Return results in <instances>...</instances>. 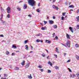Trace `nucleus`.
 I'll list each match as a JSON object with an SVG mask.
<instances>
[{"label": "nucleus", "mask_w": 79, "mask_h": 79, "mask_svg": "<svg viewBox=\"0 0 79 79\" xmlns=\"http://www.w3.org/2000/svg\"><path fill=\"white\" fill-rule=\"evenodd\" d=\"M28 4H30L31 6H35V1L34 0H28Z\"/></svg>", "instance_id": "f257e3e1"}, {"label": "nucleus", "mask_w": 79, "mask_h": 79, "mask_svg": "<svg viewBox=\"0 0 79 79\" xmlns=\"http://www.w3.org/2000/svg\"><path fill=\"white\" fill-rule=\"evenodd\" d=\"M7 12L8 13H11V8L10 7L8 6L6 9Z\"/></svg>", "instance_id": "f03ea898"}, {"label": "nucleus", "mask_w": 79, "mask_h": 79, "mask_svg": "<svg viewBox=\"0 0 79 79\" xmlns=\"http://www.w3.org/2000/svg\"><path fill=\"white\" fill-rule=\"evenodd\" d=\"M66 45H67V46L69 47H70L71 45V44H70V41L68 40L67 42V43L65 44Z\"/></svg>", "instance_id": "7ed1b4c3"}, {"label": "nucleus", "mask_w": 79, "mask_h": 79, "mask_svg": "<svg viewBox=\"0 0 79 79\" xmlns=\"http://www.w3.org/2000/svg\"><path fill=\"white\" fill-rule=\"evenodd\" d=\"M30 65V62L28 63L25 65L26 68H28L29 67V65Z\"/></svg>", "instance_id": "20e7f679"}, {"label": "nucleus", "mask_w": 79, "mask_h": 79, "mask_svg": "<svg viewBox=\"0 0 79 79\" xmlns=\"http://www.w3.org/2000/svg\"><path fill=\"white\" fill-rule=\"evenodd\" d=\"M49 24H53V23H54V21H53L50 20H49Z\"/></svg>", "instance_id": "39448f33"}, {"label": "nucleus", "mask_w": 79, "mask_h": 79, "mask_svg": "<svg viewBox=\"0 0 79 79\" xmlns=\"http://www.w3.org/2000/svg\"><path fill=\"white\" fill-rule=\"evenodd\" d=\"M52 7L53 8H56V10H59V8L58 7H57V6H55V5H53Z\"/></svg>", "instance_id": "423d86ee"}, {"label": "nucleus", "mask_w": 79, "mask_h": 79, "mask_svg": "<svg viewBox=\"0 0 79 79\" xmlns=\"http://www.w3.org/2000/svg\"><path fill=\"white\" fill-rule=\"evenodd\" d=\"M66 37L67 39H70V36H69V35L67 33L66 34Z\"/></svg>", "instance_id": "0eeeda50"}, {"label": "nucleus", "mask_w": 79, "mask_h": 79, "mask_svg": "<svg viewBox=\"0 0 79 79\" xmlns=\"http://www.w3.org/2000/svg\"><path fill=\"white\" fill-rule=\"evenodd\" d=\"M27 77L29 79H32V75L31 74H30V76L28 75Z\"/></svg>", "instance_id": "6e6552de"}, {"label": "nucleus", "mask_w": 79, "mask_h": 79, "mask_svg": "<svg viewBox=\"0 0 79 79\" xmlns=\"http://www.w3.org/2000/svg\"><path fill=\"white\" fill-rule=\"evenodd\" d=\"M69 29L70 30V31H71V32H73V28L70 27H69Z\"/></svg>", "instance_id": "1a4fd4ad"}, {"label": "nucleus", "mask_w": 79, "mask_h": 79, "mask_svg": "<svg viewBox=\"0 0 79 79\" xmlns=\"http://www.w3.org/2000/svg\"><path fill=\"white\" fill-rule=\"evenodd\" d=\"M25 47H26L25 48L26 50H29V47L27 45H26Z\"/></svg>", "instance_id": "9d476101"}, {"label": "nucleus", "mask_w": 79, "mask_h": 79, "mask_svg": "<svg viewBox=\"0 0 79 79\" xmlns=\"http://www.w3.org/2000/svg\"><path fill=\"white\" fill-rule=\"evenodd\" d=\"M25 63V60H23V61L21 63V64L22 65V66H24V63Z\"/></svg>", "instance_id": "9b49d317"}, {"label": "nucleus", "mask_w": 79, "mask_h": 79, "mask_svg": "<svg viewBox=\"0 0 79 79\" xmlns=\"http://www.w3.org/2000/svg\"><path fill=\"white\" fill-rule=\"evenodd\" d=\"M54 68H55V69H56L57 70H59V67H58V66H55Z\"/></svg>", "instance_id": "f8f14e48"}, {"label": "nucleus", "mask_w": 79, "mask_h": 79, "mask_svg": "<svg viewBox=\"0 0 79 79\" xmlns=\"http://www.w3.org/2000/svg\"><path fill=\"white\" fill-rule=\"evenodd\" d=\"M27 5L26 4H24V6H23V8L24 9H26V8H27Z\"/></svg>", "instance_id": "ddd939ff"}, {"label": "nucleus", "mask_w": 79, "mask_h": 79, "mask_svg": "<svg viewBox=\"0 0 79 79\" xmlns=\"http://www.w3.org/2000/svg\"><path fill=\"white\" fill-rule=\"evenodd\" d=\"M56 51L57 53H60V51H59V50H58V48H56Z\"/></svg>", "instance_id": "4468645a"}, {"label": "nucleus", "mask_w": 79, "mask_h": 79, "mask_svg": "<svg viewBox=\"0 0 79 79\" xmlns=\"http://www.w3.org/2000/svg\"><path fill=\"white\" fill-rule=\"evenodd\" d=\"M75 45L76 48H78L79 47V44H76Z\"/></svg>", "instance_id": "2eb2a0df"}, {"label": "nucleus", "mask_w": 79, "mask_h": 79, "mask_svg": "<svg viewBox=\"0 0 79 79\" xmlns=\"http://www.w3.org/2000/svg\"><path fill=\"white\" fill-rule=\"evenodd\" d=\"M76 57V58L77 59L79 60V56L76 55L75 56Z\"/></svg>", "instance_id": "dca6fc26"}, {"label": "nucleus", "mask_w": 79, "mask_h": 79, "mask_svg": "<svg viewBox=\"0 0 79 79\" xmlns=\"http://www.w3.org/2000/svg\"><path fill=\"white\" fill-rule=\"evenodd\" d=\"M69 8H74V7L73 6V5H71L69 7Z\"/></svg>", "instance_id": "f3484780"}, {"label": "nucleus", "mask_w": 79, "mask_h": 79, "mask_svg": "<svg viewBox=\"0 0 79 79\" xmlns=\"http://www.w3.org/2000/svg\"><path fill=\"white\" fill-rule=\"evenodd\" d=\"M41 35V34H36V37H39V36H40Z\"/></svg>", "instance_id": "a211bd4d"}, {"label": "nucleus", "mask_w": 79, "mask_h": 79, "mask_svg": "<svg viewBox=\"0 0 79 79\" xmlns=\"http://www.w3.org/2000/svg\"><path fill=\"white\" fill-rule=\"evenodd\" d=\"M45 28H46V29L47 28V27H42L41 28V29L42 30H45Z\"/></svg>", "instance_id": "6ab92c4d"}, {"label": "nucleus", "mask_w": 79, "mask_h": 79, "mask_svg": "<svg viewBox=\"0 0 79 79\" xmlns=\"http://www.w3.org/2000/svg\"><path fill=\"white\" fill-rule=\"evenodd\" d=\"M54 28H55V29H56L58 28V27L57 26V25H55L53 26Z\"/></svg>", "instance_id": "aec40b11"}, {"label": "nucleus", "mask_w": 79, "mask_h": 79, "mask_svg": "<svg viewBox=\"0 0 79 79\" xmlns=\"http://www.w3.org/2000/svg\"><path fill=\"white\" fill-rule=\"evenodd\" d=\"M15 70H16V71H18L19 69V68L18 67H16L15 68Z\"/></svg>", "instance_id": "412c9836"}, {"label": "nucleus", "mask_w": 79, "mask_h": 79, "mask_svg": "<svg viewBox=\"0 0 79 79\" xmlns=\"http://www.w3.org/2000/svg\"><path fill=\"white\" fill-rule=\"evenodd\" d=\"M48 64H50V65L51 66H52V63L50 62V61H48Z\"/></svg>", "instance_id": "4be33fe9"}, {"label": "nucleus", "mask_w": 79, "mask_h": 79, "mask_svg": "<svg viewBox=\"0 0 79 79\" xmlns=\"http://www.w3.org/2000/svg\"><path fill=\"white\" fill-rule=\"evenodd\" d=\"M12 48H17V47L16 46H14V45H13Z\"/></svg>", "instance_id": "5701e85b"}, {"label": "nucleus", "mask_w": 79, "mask_h": 79, "mask_svg": "<svg viewBox=\"0 0 79 79\" xmlns=\"http://www.w3.org/2000/svg\"><path fill=\"white\" fill-rule=\"evenodd\" d=\"M6 55H9V53H10V52L8 51H7L6 52Z\"/></svg>", "instance_id": "b1692460"}, {"label": "nucleus", "mask_w": 79, "mask_h": 79, "mask_svg": "<svg viewBox=\"0 0 79 79\" xmlns=\"http://www.w3.org/2000/svg\"><path fill=\"white\" fill-rule=\"evenodd\" d=\"M42 56L43 57H45V53H43L42 54Z\"/></svg>", "instance_id": "393cba45"}, {"label": "nucleus", "mask_w": 79, "mask_h": 79, "mask_svg": "<svg viewBox=\"0 0 79 79\" xmlns=\"http://www.w3.org/2000/svg\"><path fill=\"white\" fill-rule=\"evenodd\" d=\"M4 77H8V75L7 74H4Z\"/></svg>", "instance_id": "a878e982"}, {"label": "nucleus", "mask_w": 79, "mask_h": 79, "mask_svg": "<svg viewBox=\"0 0 79 79\" xmlns=\"http://www.w3.org/2000/svg\"><path fill=\"white\" fill-rule=\"evenodd\" d=\"M77 29H79V25H77Z\"/></svg>", "instance_id": "bb28decb"}, {"label": "nucleus", "mask_w": 79, "mask_h": 79, "mask_svg": "<svg viewBox=\"0 0 79 79\" xmlns=\"http://www.w3.org/2000/svg\"><path fill=\"white\" fill-rule=\"evenodd\" d=\"M76 75H77V74H76V75H75L73 73V74H72V76H73V77H76Z\"/></svg>", "instance_id": "cd10ccee"}, {"label": "nucleus", "mask_w": 79, "mask_h": 79, "mask_svg": "<svg viewBox=\"0 0 79 79\" xmlns=\"http://www.w3.org/2000/svg\"><path fill=\"white\" fill-rule=\"evenodd\" d=\"M7 17H8V18H10V15L9 14H8Z\"/></svg>", "instance_id": "c85d7f7f"}, {"label": "nucleus", "mask_w": 79, "mask_h": 79, "mask_svg": "<svg viewBox=\"0 0 79 79\" xmlns=\"http://www.w3.org/2000/svg\"><path fill=\"white\" fill-rule=\"evenodd\" d=\"M1 10L2 11H4V9L2 7H1Z\"/></svg>", "instance_id": "c756f323"}, {"label": "nucleus", "mask_w": 79, "mask_h": 79, "mask_svg": "<svg viewBox=\"0 0 79 79\" xmlns=\"http://www.w3.org/2000/svg\"><path fill=\"white\" fill-rule=\"evenodd\" d=\"M28 41V40H26L25 41H24V44H27V41Z\"/></svg>", "instance_id": "7c9ffc66"}, {"label": "nucleus", "mask_w": 79, "mask_h": 79, "mask_svg": "<svg viewBox=\"0 0 79 79\" xmlns=\"http://www.w3.org/2000/svg\"><path fill=\"white\" fill-rule=\"evenodd\" d=\"M53 37H54L55 36V33H54L52 34Z\"/></svg>", "instance_id": "2f4dec72"}, {"label": "nucleus", "mask_w": 79, "mask_h": 79, "mask_svg": "<svg viewBox=\"0 0 79 79\" xmlns=\"http://www.w3.org/2000/svg\"><path fill=\"white\" fill-rule=\"evenodd\" d=\"M36 11L37 12H38V13H40V10H39V9H37Z\"/></svg>", "instance_id": "473e14b6"}, {"label": "nucleus", "mask_w": 79, "mask_h": 79, "mask_svg": "<svg viewBox=\"0 0 79 79\" xmlns=\"http://www.w3.org/2000/svg\"><path fill=\"white\" fill-rule=\"evenodd\" d=\"M54 56H55V57H56V58H58V56H57V55L54 54Z\"/></svg>", "instance_id": "72a5a7b5"}, {"label": "nucleus", "mask_w": 79, "mask_h": 79, "mask_svg": "<svg viewBox=\"0 0 79 79\" xmlns=\"http://www.w3.org/2000/svg\"><path fill=\"white\" fill-rule=\"evenodd\" d=\"M36 42H40V40L38 39L36 40Z\"/></svg>", "instance_id": "f704fd0d"}, {"label": "nucleus", "mask_w": 79, "mask_h": 79, "mask_svg": "<svg viewBox=\"0 0 79 79\" xmlns=\"http://www.w3.org/2000/svg\"><path fill=\"white\" fill-rule=\"evenodd\" d=\"M65 14H66V13L63 12L62 13V16H64V15H65Z\"/></svg>", "instance_id": "c9c22d12"}, {"label": "nucleus", "mask_w": 79, "mask_h": 79, "mask_svg": "<svg viewBox=\"0 0 79 79\" xmlns=\"http://www.w3.org/2000/svg\"><path fill=\"white\" fill-rule=\"evenodd\" d=\"M44 24H47V21H45L44 20Z\"/></svg>", "instance_id": "e433bc0d"}, {"label": "nucleus", "mask_w": 79, "mask_h": 79, "mask_svg": "<svg viewBox=\"0 0 79 79\" xmlns=\"http://www.w3.org/2000/svg\"><path fill=\"white\" fill-rule=\"evenodd\" d=\"M48 73H51V70H48Z\"/></svg>", "instance_id": "4c0bfd02"}, {"label": "nucleus", "mask_w": 79, "mask_h": 79, "mask_svg": "<svg viewBox=\"0 0 79 79\" xmlns=\"http://www.w3.org/2000/svg\"><path fill=\"white\" fill-rule=\"evenodd\" d=\"M68 69H69V70L70 72H72V71H71V69H70L68 68Z\"/></svg>", "instance_id": "58836bf2"}, {"label": "nucleus", "mask_w": 79, "mask_h": 79, "mask_svg": "<svg viewBox=\"0 0 79 79\" xmlns=\"http://www.w3.org/2000/svg\"><path fill=\"white\" fill-rule=\"evenodd\" d=\"M70 61H71V59H69V60L67 61V63H69V62Z\"/></svg>", "instance_id": "ea45409f"}, {"label": "nucleus", "mask_w": 79, "mask_h": 79, "mask_svg": "<svg viewBox=\"0 0 79 79\" xmlns=\"http://www.w3.org/2000/svg\"><path fill=\"white\" fill-rule=\"evenodd\" d=\"M1 21H2V23H5V21H3V20H1Z\"/></svg>", "instance_id": "a19ab883"}, {"label": "nucleus", "mask_w": 79, "mask_h": 79, "mask_svg": "<svg viewBox=\"0 0 79 79\" xmlns=\"http://www.w3.org/2000/svg\"><path fill=\"white\" fill-rule=\"evenodd\" d=\"M56 40L58 39V37L57 36H56Z\"/></svg>", "instance_id": "79ce46f5"}, {"label": "nucleus", "mask_w": 79, "mask_h": 79, "mask_svg": "<svg viewBox=\"0 0 79 79\" xmlns=\"http://www.w3.org/2000/svg\"><path fill=\"white\" fill-rule=\"evenodd\" d=\"M17 10H19V11H20V10H21V9H20L19 8H17Z\"/></svg>", "instance_id": "37998d69"}, {"label": "nucleus", "mask_w": 79, "mask_h": 79, "mask_svg": "<svg viewBox=\"0 0 79 79\" xmlns=\"http://www.w3.org/2000/svg\"><path fill=\"white\" fill-rule=\"evenodd\" d=\"M38 67L39 68H42V67L40 66V65H39Z\"/></svg>", "instance_id": "c03bdc74"}, {"label": "nucleus", "mask_w": 79, "mask_h": 79, "mask_svg": "<svg viewBox=\"0 0 79 79\" xmlns=\"http://www.w3.org/2000/svg\"><path fill=\"white\" fill-rule=\"evenodd\" d=\"M0 36L1 37H4V36H3V35H0Z\"/></svg>", "instance_id": "a18cd8bd"}, {"label": "nucleus", "mask_w": 79, "mask_h": 79, "mask_svg": "<svg viewBox=\"0 0 79 79\" xmlns=\"http://www.w3.org/2000/svg\"><path fill=\"white\" fill-rule=\"evenodd\" d=\"M11 55H12V56H14V55H15V53H12L11 54Z\"/></svg>", "instance_id": "49530a36"}, {"label": "nucleus", "mask_w": 79, "mask_h": 79, "mask_svg": "<svg viewBox=\"0 0 79 79\" xmlns=\"http://www.w3.org/2000/svg\"><path fill=\"white\" fill-rule=\"evenodd\" d=\"M64 56H66V53H64Z\"/></svg>", "instance_id": "de8ad7c7"}, {"label": "nucleus", "mask_w": 79, "mask_h": 79, "mask_svg": "<svg viewBox=\"0 0 79 79\" xmlns=\"http://www.w3.org/2000/svg\"><path fill=\"white\" fill-rule=\"evenodd\" d=\"M28 16H29L30 17V18H31V14H29Z\"/></svg>", "instance_id": "09e8293b"}, {"label": "nucleus", "mask_w": 79, "mask_h": 79, "mask_svg": "<svg viewBox=\"0 0 79 79\" xmlns=\"http://www.w3.org/2000/svg\"><path fill=\"white\" fill-rule=\"evenodd\" d=\"M48 44H50V43H51V41H48Z\"/></svg>", "instance_id": "8fccbe9b"}, {"label": "nucleus", "mask_w": 79, "mask_h": 79, "mask_svg": "<svg viewBox=\"0 0 79 79\" xmlns=\"http://www.w3.org/2000/svg\"><path fill=\"white\" fill-rule=\"evenodd\" d=\"M52 18L53 19H55V16H53Z\"/></svg>", "instance_id": "3c124183"}, {"label": "nucleus", "mask_w": 79, "mask_h": 79, "mask_svg": "<svg viewBox=\"0 0 79 79\" xmlns=\"http://www.w3.org/2000/svg\"><path fill=\"white\" fill-rule=\"evenodd\" d=\"M61 18L62 20H63V19H64V17L63 16Z\"/></svg>", "instance_id": "603ef678"}, {"label": "nucleus", "mask_w": 79, "mask_h": 79, "mask_svg": "<svg viewBox=\"0 0 79 79\" xmlns=\"http://www.w3.org/2000/svg\"><path fill=\"white\" fill-rule=\"evenodd\" d=\"M70 77H73V76H72V74H70Z\"/></svg>", "instance_id": "864d4df0"}, {"label": "nucleus", "mask_w": 79, "mask_h": 79, "mask_svg": "<svg viewBox=\"0 0 79 79\" xmlns=\"http://www.w3.org/2000/svg\"><path fill=\"white\" fill-rule=\"evenodd\" d=\"M41 72H43V71H44V69H41Z\"/></svg>", "instance_id": "5fc2aeb1"}, {"label": "nucleus", "mask_w": 79, "mask_h": 79, "mask_svg": "<svg viewBox=\"0 0 79 79\" xmlns=\"http://www.w3.org/2000/svg\"><path fill=\"white\" fill-rule=\"evenodd\" d=\"M2 18H3V16H1V21H2Z\"/></svg>", "instance_id": "6e6d98bb"}, {"label": "nucleus", "mask_w": 79, "mask_h": 79, "mask_svg": "<svg viewBox=\"0 0 79 79\" xmlns=\"http://www.w3.org/2000/svg\"><path fill=\"white\" fill-rule=\"evenodd\" d=\"M38 6H40V3H39L38 4Z\"/></svg>", "instance_id": "4d7b16f0"}, {"label": "nucleus", "mask_w": 79, "mask_h": 79, "mask_svg": "<svg viewBox=\"0 0 79 79\" xmlns=\"http://www.w3.org/2000/svg\"><path fill=\"white\" fill-rule=\"evenodd\" d=\"M2 79H6V78H1Z\"/></svg>", "instance_id": "13d9d810"}, {"label": "nucleus", "mask_w": 79, "mask_h": 79, "mask_svg": "<svg viewBox=\"0 0 79 79\" xmlns=\"http://www.w3.org/2000/svg\"><path fill=\"white\" fill-rule=\"evenodd\" d=\"M70 11H73V9H71L70 10Z\"/></svg>", "instance_id": "bf43d9fd"}, {"label": "nucleus", "mask_w": 79, "mask_h": 79, "mask_svg": "<svg viewBox=\"0 0 79 79\" xmlns=\"http://www.w3.org/2000/svg\"><path fill=\"white\" fill-rule=\"evenodd\" d=\"M79 12V9H78L77 10V13H78Z\"/></svg>", "instance_id": "052dcab7"}, {"label": "nucleus", "mask_w": 79, "mask_h": 79, "mask_svg": "<svg viewBox=\"0 0 79 79\" xmlns=\"http://www.w3.org/2000/svg\"><path fill=\"white\" fill-rule=\"evenodd\" d=\"M31 49L32 50V49L33 48V47H32V46H31Z\"/></svg>", "instance_id": "680f3d73"}, {"label": "nucleus", "mask_w": 79, "mask_h": 79, "mask_svg": "<svg viewBox=\"0 0 79 79\" xmlns=\"http://www.w3.org/2000/svg\"><path fill=\"white\" fill-rule=\"evenodd\" d=\"M61 45H63V46H65V45L63 44L62 43H61Z\"/></svg>", "instance_id": "e2e57ef3"}, {"label": "nucleus", "mask_w": 79, "mask_h": 79, "mask_svg": "<svg viewBox=\"0 0 79 79\" xmlns=\"http://www.w3.org/2000/svg\"><path fill=\"white\" fill-rule=\"evenodd\" d=\"M47 18L48 19H49V17H48H48H47Z\"/></svg>", "instance_id": "0e129e2a"}, {"label": "nucleus", "mask_w": 79, "mask_h": 79, "mask_svg": "<svg viewBox=\"0 0 79 79\" xmlns=\"http://www.w3.org/2000/svg\"><path fill=\"white\" fill-rule=\"evenodd\" d=\"M19 51H16V53H18V52H19Z\"/></svg>", "instance_id": "69168bd1"}, {"label": "nucleus", "mask_w": 79, "mask_h": 79, "mask_svg": "<svg viewBox=\"0 0 79 79\" xmlns=\"http://www.w3.org/2000/svg\"><path fill=\"white\" fill-rule=\"evenodd\" d=\"M77 77H79V74H77Z\"/></svg>", "instance_id": "338daca9"}, {"label": "nucleus", "mask_w": 79, "mask_h": 79, "mask_svg": "<svg viewBox=\"0 0 79 79\" xmlns=\"http://www.w3.org/2000/svg\"><path fill=\"white\" fill-rule=\"evenodd\" d=\"M48 58H49V56H47V59H48Z\"/></svg>", "instance_id": "774afa93"}]
</instances>
